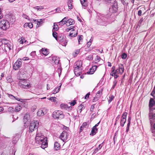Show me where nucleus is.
<instances>
[{
	"mask_svg": "<svg viewBox=\"0 0 155 155\" xmlns=\"http://www.w3.org/2000/svg\"><path fill=\"white\" fill-rule=\"evenodd\" d=\"M36 143L41 145V147L44 149L48 146L47 137L40 132H37L35 137Z\"/></svg>",
	"mask_w": 155,
	"mask_h": 155,
	"instance_id": "obj_1",
	"label": "nucleus"
},
{
	"mask_svg": "<svg viewBox=\"0 0 155 155\" xmlns=\"http://www.w3.org/2000/svg\"><path fill=\"white\" fill-rule=\"evenodd\" d=\"M97 21L98 25L104 26H106L112 22L110 18L104 16L100 17Z\"/></svg>",
	"mask_w": 155,
	"mask_h": 155,
	"instance_id": "obj_2",
	"label": "nucleus"
},
{
	"mask_svg": "<svg viewBox=\"0 0 155 155\" xmlns=\"http://www.w3.org/2000/svg\"><path fill=\"white\" fill-rule=\"evenodd\" d=\"M10 27L9 22L5 19L0 20V28L4 30L8 29Z\"/></svg>",
	"mask_w": 155,
	"mask_h": 155,
	"instance_id": "obj_3",
	"label": "nucleus"
},
{
	"mask_svg": "<svg viewBox=\"0 0 155 155\" xmlns=\"http://www.w3.org/2000/svg\"><path fill=\"white\" fill-rule=\"evenodd\" d=\"M19 85L21 87L24 89H28L31 87L30 84L27 82L25 79H20Z\"/></svg>",
	"mask_w": 155,
	"mask_h": 155,
	"instance_id": "obj_4",
	"label": "nucleus"
},
{
	"mask_svg": "<svg viewBox=\"0 0 155 155\" xmlns=\"http://www.w3.org/2000/svg\"><path fill=\"white\" fill-rule=\"evenodd\" d=\"M149 119L151 125L155 121V109L153 110L150 108L148 114Z\"/></svg>",
	"mask_w": 155,
	"mask_h": 155,
	"instance_id": "obj_5",
	"label": "nucleus"
},
{
	"mask_svg": "<svg viewBox=\"0 0 155 155\" xmlns=\"http://www.w3.org/2000/svg\"><path fill=\"white\" fill-rule=\"evenodd\" d=\"M39 125V122L38 121H33L30 124L29 126V132L31 133L36 129H37Z\"/></svg>",
	"mask_w": 155,
	"mask_h": 155,
	"instance_id": "obj_6",
	"label": "nucleus"
},
{
	"mask_svg": "<svg viewBox=\"0 0 155 155\" xmlns=\"http://www.w3.org/2000/svg\"><path fill=\"white\" fill-rule=\"evenodd\" d=\"M53 117L54 118L62 119L64 117L63 112L60 110L55 111L53 113Z\"/></svg>",
	"mask_w": 155,
	"mask_h": 155,
	"instance_id": "obj_7",
	"label": "nucleus"
},
{
	"mask_svg": "<svg viewBox=\"0 0 155 155\" xmlns=\"http://www.w3.org/2000/svg\"><path fill=\"white\" fill-rule=\"evenodd\" d=\"M21 64L22 59H18L14 64L13 66V68L15 70H18L21 67Z\"/></svg>",
	"mask_w": 155,
	"mask_h": 155,
	"instance_id": "obj_8",
	"label": "nucleus"
},
{
	"mask_svg": "<svg viewBox=\"0 0 155 155\" xmlns=\"http://www.w3.org/2000/svg\"><path fill=\"white\" fill-rule=\"evenodd\" d=\"M112 3V5L110 8V10L113 13L116 12L117 11L118 8L117 2L114 1Z\"/></svg>",
	"mask_w": 155,
	"mask_h": 155,
	"instance_id": "obj_9",
	"label": "nucleus"
},
{
	"mask_svg": "<svg viewBox=\"0 0 155 155\" xmlns=\"http://www.w3.org/2000/svg\"><path fill=\"white\" fill-rule=\"evenodd\" d=\"M68 135L67 132L65 131H64L61 134L60 136V138L63 142H64L68 139Z\"/></svg>",
	"mask_w": 155,
	"mask_h": 155,
	"instance_id": "obj_10",
	"label": "nucleus"
},
{
	"mask_svg": "<svg viewBox=\"0 0 155 155\" xmlns=\"http://www.w3.org/2000/svg\"><path fill=\"white\" fill-rule=\"evenodd\" d=\"M118 68L117 69L116 71V73L121 74L124 71V68L123 64H119Z\"/></svg>",
	"mask_w": 155,
	"mask_h": 155,
	"instance_id": "obj_11",
	"label": "nucleus"
},
{
	"mask_svg": "<svg viewBox=\"0 0 155 155\" xmlns=\"http://www.w3.org/2000/svg\"><path fill=\"white\" fill-rule=\"evenodd\" d=\"M127 114V113L126 112H124L121 117L120 120V124L121 126L123 127L126 121V116Z\"/></svg>",
	"mask_w": 155,
	"mask_h": 155,
	"instance_id": "obj_12",
	"label": "nucleus"
},
{
	"mask_svg": "<svg viewBox=\"0 0 155 155\" xmlns=\"http://www.w3.org/2000/svg\"><path fill=\"white\" fill-rule=\"evenodd\" d=\"M78 31L76 28H73L71 31L69 35V36L71 37H74L76 36L77 35Z\"/></svg>",
	"mask_w": 155,
	"mask_h": 155,
	"instance_id": "obj_13",
	"label": "nucleus"
},
{
	"mask_svg": "<svg viewBox=\"0 0 155 155\" xmlns=\"http://www.w3.org/2000/svg\"><path fill=\"white\" fill-rule=\"evenodd\" d=\"M45 108L39 109L37 112V115L39 116L44 115L47 112Z\"/></svg>",
	"mask_w": 155,
	"mask_h": 155,
	"instance_id": "obj_14",
	"label": "nucleus"
},
{
	"mask_svg": "<svg viewBox=\"0 0 155 155\" xmlns=\"http://www.w3.org/2000/svg\"><path fill=\"white\" fill-rule=\"evenodd\" d=\"M8 96L12 100H16L18 101H20L22 102H25V100L19 98L17 97H16L14 96L12 94H8Z\"/></svg>",
	"mask_w": 155,
	"mask_h": 155,
	"instance_id": "obj_15",
	"label": "nucleus"
},
{
	"mask_svg": "<svg viewBox=\"0 0 155 155\" xmlns=\"http://www.w3.org/2000/svg\"><path fill=\"white\" fill-rule=\"evenodd\" d=\"M30 117L29 114L28 113L25 114L24 117L23 121L25 124H26L28 122L30 121Z\"/></svg>",
	"mask_w": 155,
	"mask_h": 155,
	"instance_id": "obj_16",
	"label": "nucleus"
},
{
	"mask_svg": "<svg viewBox=\"0 0 155 155\" xmlns=\"http://www.w3.org/2000/svg\"><path fill=\"white\" fill-rule=\"evenodd\" d=\"M82 71V68H74V73L77 76H78L80 75Z\"/></svg>",
	"mask_w": 155,
	"mask_h": 155,
	"instance_id": "obj_17",
	"label": "nucleus"
},
{
	"mask_svg": "<svg viewBox=\"0 0 155 155\" xmlns=\"http://www.w3.org/2000/svg\"><path fill=\"white\" fill-rule=\"evenodd\" d=\"M103 89H101L98 91L96 95V97L94 99V101H96L98 100V98L101 96L102 93Z\"/></svg>",
	"mask_w": 155,
	"mask_h": 155,
	"instance_id": "obj_18",
	"label": "nucleus"
},
{
	"mask_svg": "<svg viewBox=\"0 0 155 155\" xmlns=\"http://www.w3.org/2000/svg\"><path fill=\"white\" fill-rule=\"evenodd\" d=\"M97 68V66L96 65L93 66L87 72V73L88 74H93L96 70Z\"/></svg>",
	"mask_w": 155,
	"mask_h": 155,
	"instance_id": "obj_19",
	"label": "nucleus"
},
{
	"mask_svg": "<svg viewBox=\"0 0 155 155\" xmlns=\"http://www.w3.org/2000/svg\"><path fill=\"white\" fill-rule=\"evenodd\" d=\"M68 19V17H65L61 21H60L58 23L59 24V25L61 26H62L63 25L65 24H66L67 20Z\"/></svg>",
	"mask_w": 155,
	"mask_h": 155,
	"instance_id": "obj_20",
	"label": "nucleus"
},
{
	"mask_svg": "<svg viewBox=\"0 0 155 155\" xmlns=\"http://www.w3.org/2000/svg\"><path fill=\"white\" fill-rule=\"evenodd\" d=\"M155 102L154 100L152 99L151 98L150 100L149 104V106L150 107V108H151L152 110H153V107L154 105Z\"/></svg>",
	"mask_w": 155,
	"mask_h": 155,
	"instance_id": "obj_21",
	"label": "nucleus"
},
{
	"mask_svg": "<svg viewBox=\"0 0 155 155\" xmlns=\"http://www.w3.org/2000/svg\"><path fill=\"white\" fill-rule=\"evenodd\" d=\"M74 20L72 19H69L67 20L66 25L67 26H69L74 24Z\"/></svg>",
	"mask_w": 155,
	"mask_h": 155,
	"instance_id": "obj_22",
	"label": "nucleus"
},
{
	"mask_svg": "<svg viewBox=\"0 0 155 155\" xmlns=\"http://www.w3.org/2000/svg\"><path fill=\"white\" fill-rule=\"evenodd\" d=\"M82 63L81 61H78L74 64L75 68H82Z\"/></svg>",
	"mask_w": 155,
	"mask_h": 155,
	"instance_id": "obj_23",
	"label": "nucleus"
},
{
	"mask_svg": "<svg viewBox=\"0 0 155 155\" xmlns=\"http://www.w3.org/2000/svg\"><path fill=\"white\" fill-rule=\"evenodd\" d=\"M40 21H38V20H33V21L35 22V23H37V25H36L37 27H39L42 23V19H41L40 20Z\"/></svg>",
	"mask_w": 155,
	"mask_h": 155,
	"instance_id": "obj_24",
	"label": "nucleus"
},
{
	"mask_svg": "<svg viewBox=\"0 0 155 155\" xmlns=\"http://www.w3.org/2000/svg\"><path fill=\"white\" fill-rule=\"evenodd\" d=\"M42 53L45 56H46L49 54L48 50L47 48H42L41 50Z\"/></svg>",
	"mask_w": 155,
	"mask_h": 155,
	"instance_id": "obj_25",
	"label": "nucleus"
},
{
	"mask_svg": "<svg viewBox=\"0 0 155 155\" xmlns=\"http://www.w3.org/2000/svg\"><path fill=\"white\" fill-rule=\"evenodd\" d=\"M12 48V46L11 44L10 43H8L5 45V50H9L11 49Z\"/></svg>",
	"mask_w": 155,
	"mask_h": 155,
	"instance_id": "obj_26",
	"label": "nucleus"
},
{
	"mask_svg": "<svg viewBox=\"0 0 155 155\" xmlns=\"http://www.w3.org/2000/svg\"><path fill=\"white\" fill-rule=\"evenodd\" d=\"M97 131V129L95 127H93L91 130V132L90 133L91 135L93 136L96 134Z\"/></svg>",
	"mask_w": 155,
	"mask_h": 155,
	"instance_id": "obj_27",
	"label": "nucleus"
},
{
	"mask_svg": "<svg viewBox=\"0 0 155 155\" xmlns=\"http://www.w3.org/2000/svg\"><path fill=\"white\" fill-rule=\"evenodd\" d=\"M52 60L56 64H58L59 61V58L56 56L53 57L52 58Z\"/></svg>",
	"mask_w": 155,
	"mask_h": 155,
	"instance_id": "obj_28",
	"label": "nucleus"
},
{
	"mask_svg": "<svg viewBox=\"0 0 155 155\" xmlns=\"http://www.w3.org/2000/svg\"><path fill=\"white\" fill-rule=\"evenodd\" d=\"M61 86V84L58 87H56L52 91V93L53 94H55L60 91V89Z\"/></svg>",
	"mask_w": 155,
	"mask_h": 155,
	"instance_id": "obj_29",
	"label": "nucleus"
},
{
	"mask_svg": "<svg viewBox=\"0 0 155 155\" xmlns=\"http://www.w3.org/2000/svg\"><path fill=\"white\" fill-rule=\"evenodd\" d=\"M54 148L56 150H59L60 148V145L58 142H56L54 143Z\"/></svg>",
	"mask_w": 155,
	"mask_h": 155,
	"instance_id": "obj_30",
	"label": "nucleus"
},
{
	"mask_svg": "<svg viewBox=\"0 0 155 155\" xmlns=\"http://www.w3.org/2000/svg\"><path fill=\"white\" fill-rule=\"evenodd\" d=\"M81 3L84 8L87 5V0H81Z\"/></svg>",
	"mask_w": 155,
	"mask_h": 155,
	"instance_id": "obj_31",
	"label": "nucleus"
},
{
	"mask_svg": "<svg viewBox=\"0 0 155 155\" xmlns=\"http://www.w3.org/2000/svg\"><path fill=\"white\" fill-rule=\"evenodd\" d=\"M20 77H23V78H26L27 76V74L26 73V72L24 70H21L20 71Z\"/></svg>",
	"mask_w": 155,
	"mask_h": 155,
	"instance_id": "obj_32",
	"label": "nucleus"
},
{
	"mask_svg": "<svg viewBox=\"0 0 155 155\" xmlns=\"http://www.w3.org/2000/svg\"><path fill=\"white\" fill-rule=\"evenodd\" d=\"M60 107L62 109H67L69 108L70 107L68 106L67 104H62L60 105Z\"/></svg>",
	"mask_w": 155,
	"mask_h": 155,
	"instance_id": "obj_33",
	"label": "nucleus"
},
{
	"mask_svg": "<svg viewBox=\"0 0 155 155\" xmlns=\"http://www.w3.org/2000/svg\"><path fill=\"white\" fill-rule=\"evenodd\" d=\"M84 107L83 105L82 104H81L79 106L78 108V112L81 113L82 110L84 109Z\"/></svg>",
	"mask_w": 155,
	"mask_h": 155,
	"instance_id": "obj_34",
	"label": "nucleus"
},
{
	"mask_svg": "<svg viewBox=\"0 0 155 155\" xmlns=\"http://www.w3.org/2000/svg\"><path fill=\"white\" fill-rule=\"evenodd\" d=\"M72 2V0H68V6L69 9H71L73 8Z\"/></svg>",
	"mask_w": 155,
	"mask_h": 155,
	"instance_id": "obj_35",
	"label": "nucleus"
},
{
	"mask_svg": "<svg viewBox=\"0 0 155 155\" xmlns=\"http://www.w3.org/2000/svg\"><path fill=\"white\" fill-rule=\"evenodd\" d=\"M58 27L56 23H54V27L53 29V30L54 31H56L58 30Z\"/></svg>",
	"mask_w": 155,
	"mask_h": 155,
	"instance_id": "obj_36",
	"label": "nucleus"
},
{
	"mask_svg": "<svg viewBox=\"0 0 155 155\" xmlns=\"http://www.w3.org/2000/svg\"><path fill=\"white\" fill-rule=\"evenodd\" d=\"M22 108L21 107L20 105H18L15 107L14 110L15 112H18Z\"/></svg>",
	"mask_w": 155,
	"mask_h": 155,
	"instance_id": "obj_37",
	"label": "nucleus"
},
{
	"mask_svg": "<svg viewBox=\"0 0 155 155\" xmlns=\"http://www.w3.org/2000/svg\"><path fill=\"white\" fill-rule=\"evenodd\" d=\"M25 38L23 37H21L18 39V41L21 44H23L24 42V40H25Z\"/></svg>",
	"mask_w": 155,
	"mask_h": 155,
	"instance_id": "obj_38",
	"label": "nucleus"
},
{
	"mask_svg": "<svg viewBox=\"0 0 155 155\" xmlns=\"http://www.w3.org/2000/svg\"><path fill=\"white\" fill-rule=\"evenodd\" d=\"M30 55L32 57V58H35V57L36 56V52L35 51L32 52L30 54Z\"/></svg>",
	"mask_w": 155,
	"mask_h": 155,
	"instance_id": "obj_39",
	"label": "nucleus"
},
{
	"mask_svg": "<svg viewBox=\"0 0 155 155\" xmlns=\"http://www.w3.org/2000/svg\"><path fill=\"white\" fill-rule=\"evenodd\" d=\"M115 68V67H112V69H113V70L112 71V72L110 74V75H112L113 76H114V75L117 74L116 73V71H115V72L114 71Z\"/></svg>",
	"mask_w": 155,
	"mask_h": 155,
	"instance_id": "obj_40",
	"label": "nucleus"
},
{
	"mask_svg": "<svg viewBox=\"0 0 155 155\" xmlns=\"http://www.w3.org/2000/svg\"><path fill=\"white\" fill-rule=\"evenodd\" d=\"M54 30H53V33L52 35L54 37V38H55L56 40H57V33L54 31H53Z\"/></svg>",
	"mask_w": 155,
	"mask_h": 155,
	"instance_id": "obj_41",
	"label": "nucleus"
},
{
	"mask_svg": "<svg viewBox=\"0 0 155 155\" xmlns=\"http://www.w3.org/2000/svg\"><path fill=\"white\" fill-rule=\"evenodd\" d=\"M48 100L53 102L56 101V98L54 97H51L49 98H48Z\"/></svg>",
	"mask_w": 155,
	"mask_h": 155,
	"instance_id": "obj_42",
	"label": "nucleus"
},
{
	"mask_svg": "<svg viewBox=\"0 0 155 155\" xmlns=\"http://www.w3.org/2000/svg\"><path fill=\"white\" fill-rule=\"evenodd\" d=\"M93 40H92V38L90 39L89 41L87 43V46L88 47H89L91 45V42Z\"/></svg>",
	"mask_w": 155,
	"mask_h": 155,
	"instance_id": "obj_43",
	"label": "nucleus"
},
{
	"mask_svg": "<svg viewBox=\"0 0 155 155\" xmlns=\"http://www.w3.org/2000/svg\"><path fill=\"white\" fill-rule=\"evenodd\" d=\"M6 79L7 81L9 83L11 82L12 81V79L10 76L8 77H7Z\"/></svg>",
	"mask_w": 155,
	"mask_h": 155,
	"instance_id": "obj_44",
	"label": "nucleus"
},
{
	"mask_svg": "<svg viewBox=\"0 0 155 155\" xmlns=\"http://www.w3.org/2000/svg\"><path fill=\"white\" fill-rule=\"evenodd\" d=\"M100 59H101V58H100V57L98 55H97L96 57V58L95 59V61H96L95 62L96 63L100 61Z\"/></svg>",
	"mask_w": 155,
	"mask_h": 155,
	"instance_id": "obj_45",
	"label": "nucleus"
},
{
	"mask_svg": "<svg viewBox=\"0 0 155 155\" xmlns=\"http://www.w3.org/2000/svg\"><path fill=\"white\" fill-rule=\"evenodd\" d=\"M43 8L42 7H39V6H36L35 7H34V8L36 9H37V11H40L41 9H43Z\"/></svg>",
	"mask_w": 155,
	"mask_h": 155,
	"instance_id": "obj_46",
	"label": "nucleus"
},
{
	"mask_svg": "<svg viewBox=\"0 0 155 155\" xmlns=\"http://www.w3.org/2000/svg\"><path fill=\"white\" fill-rule=\"evenodd\" d=\"M22 16L24 18L29 20V17L26 14L23 13L22 15Z\"/></svg>",
	"mask_w": 155,
	"mask_h": 155,
	"instance_id": "obj_47",
	"label": "nucleus"
},
{
	"mask_svg": "<svg viewBox=\"0 0 155 155\" xmlns=\"http://www.w3.org/2000/svg\"><path fill=\"white\" fill-rule=\"evenodd\" d=\"M114 97L113 96H111L109 97V99L108 100L109 103H110L112 101V100L114 99Z\"/></svg>",
	"mask_w": 155,
	"mask_h": 155,
	"instance_id": "obj_48",
	"label": "nucleus"
},
{
	"mask_svg": "<svg viewBox=\"0 0 155 155\" xmlns=\"http://www.w3.org/2000/svg\"><path fill=\"white\" fill-rule=\"evenodd\" d=\"M74 28V27L73 26H71V27H69L67 28L66 29V31L67 32H68L70 30H71L73 29Z\"/></svg>",
	"mask_w": 155,
	"mask_h": 155,
	"instance_id": "obj_49",
	"label": "nucleus"
},
{
	"mask_svg": "<svg viewBox=\"0 0 155 155\" xmlns=\"http://www.w3.org/2000/svg\"><path fill=\"white\" fill-rule=\"evenodd\" d=\"M127 56V54L125 53H124L122 54L121 56V58L123 59H125L126 58Z\"/></svg>",
	"mask_w": 155,
	"mask_h": 155,
	"instance_id": "obj_50",
	"label": "nucleus"
},
{
	"mask_svg": "<svg viewBox=\"0 0 155 155\" xmlns=\"http://www.w3.org/2000/svg\"><path fill=\"white\" fill-rule=\"evenodd\" d=\"M122 3L124 6H126L127 5L128 3L126 2V0H121Z\"/></svg>",
	"mask_w": 155,
	"mask_h": 155,
	"instance_id": "obj_51",
	"label": "nucleus"
},
{
	"mask_svg": "<svg viewBox=\"0 0 155 155\" xmlns=\"http://www.w3.org/2000/svg\"><path fill=\"white\" fill-rule=\"evenodd\" d=\"M83 36L82 35H81L79 36L78 39V41L79 44H80V41H81L83 40Z\"/></svg>",
	"mask_w": 155,
	"mask_h": 155,
	"instance_id": "obj_52",
	"label": "nucleus"
},
{
	"mask_svg": "<svg viewBox=\"0 0 155 155\" xmlns=\"http://www.w3.org/2000/svg\"><path fill=\"white\" fill-rule=\"evenodd\" d=\"M80 50L78 49L75 51L74 53L75 54H74V56H76L79 53Z\"/></svg>",
	"mask_w": 155,
	"mask_h": 155,
	"instance_id": "obj_53",
	"label": "nucleus"
},
{
	"mask_svg": "<svg viewBox=\"0 0 155 155\" xmlns=\"http://www.w3.org/2000/svg\"><path fill=\"white\" fill-rule=\"evenodd\" d=\"M93 56L92 55H90L88 56L87 58V59L89 60H91L93 59Z\"/></svg>",
	"mask_w": 155,
	"mask_h": 155,
	"instance_id": "obj_54",
	"label": "nucleus"
},
{
	"mask_svg": "<svg viewBox=\"0 0 155 155\" xmlns=\"http://www.w3.org/2000/svg\"><path fill=\"white\" fill-rule=\"evenodd\" d=\"M28 27L30 28H32L33 27L32 23L31 22L28 23Z\"/></svg>",
	"mask_w": 155,
	"mask_h": 155,
	"instance_id": "obj_55",
	"label": "nucleus"
},
{
	"mask_svg": "<svg viewBox=\"0 0 155 155\" xmlns=\"http://www.w3.org/2000/svg\"><path fill=\"white\" fill-rule=\"evenodd\" d=\"M8 110L10 112H13L14 111V108L12 107H9L8 109Z\"/></svg>",
	"mask_w": 155,
	"mask_h": 155,
	"instance_id": "obj_56",
	"label": "nucleus"
},
{
	"mask_svg": "<svg viewBox=\"0 0 155 155\" xmlns=\"http://www.w3.org/2000/svg\"><path fill=\"white\" fill-rule=\"evenodd\" d=\"M76 103L75 100H74L73 102H72L70 103V105L71 106H74Z\"/></svg>",
	"mask_w": 155,
	"mask_h": 155,
	"instance_id": "obj_57",
	"label": "nucleus"
},
{
	"mask_svg": "<svg viewBox=\"0 0 155 155\" xmlns=\"http://www.w3.org/2000/svg\"><path fill=\"white\" fill-rule=\"evenodd\" d=\"M87 125V122H84L83 123L82 125L84 128L86 127Z\"/></svg>",
	"mask_w": 155,
	"mask_h": 155,
	"instance_id": "obj_58",
	"label": "nucleus"
},
{
	"mask_svg": "<svg viewBox=\"0 0 155 155\" xmlns=\"http://www.w3.org/2000/svg\"><path fill=\"white\" fill-rule=\"evenodd\" d=\"M151 95L155 98V91L153 90L152 91Z\"/></svg>",
	"mask_w": 155,
	"mask_h": 155,
	"instance_id": "obj_59",
	"label": "nucleus"
},
{
	"mask_svg": "<svg viewBox=\"0 0 155 155\" xmlns=\"http://www.w3.org/2000/svg\"><path fill=\"white\" fill-rule=\"evenodd\" d=\"M90 94V93H88L84 97V99H87L89 97Z\"/></svg>",
	"mask_w": 155,
	"mask_h": 155,
	"instance_id": "obj_60",
	"label": "nucleus"
},
{
	"mask_svg": "<svg viewBox=\"0 0 155 155\" xmlns=\"http://www.w3.org/2000/svg\"><path fill=\"white\" fill-rule=\"evenodd\" d=\"M55 11L56 12H61L60 8L58 7L55 9Z\"/></svg>",
	"mask_w": 155,
	"mask_h": 155,
	"instance_id": "obj_61",
	"label": "nucleus"
},
{
	"mask_svg": "<svg viewBox=\"0 0 155 155\" xmlns=\"http://www.w3.org/2000/svg\"><path fill=\"white\" fill-rule=\"evenodd\" d=\"M2 10L1 9V8H0V20L2 19V18L3 17V15L2 13Z\"/></svg>",
	"mask_w": 155,
	"mask_h": 155,
	"instance_id": "obj_62",
	"label": "nucleus"
},
{
	"mask_svg": "<svg viewBox=\"0 0 155 155\" xmlns=\"http://www.w3.org/2000/svg\"><path fill=\"white\" fill-rule=\"evenodd\" d=\"M102 143L99 145L98 147L97 148V149L98 150H100L102 147Z\"/></svg>",
	"mask_w": 155,
	"mask_h": 155,
	"instance_id": "obj_63",
	"label": "nucleus"
},
{
	"mask_svg": "<svg viewBox=\"0 0 155 155\" xmlns=\"http://www.w3.org/2000/svg\"><path fill=\"white\" fill-rule=\"evenodd\" d=\"M142 13V11L141 10H139L138 11V15L139 16H140L141 15Z\"/></svg>",
	"mask_w": 155,
	"mask_h": 155,
	"instance_id": "obj_64",
	"label": "nucleus"
}]
</instances>
